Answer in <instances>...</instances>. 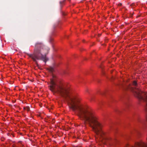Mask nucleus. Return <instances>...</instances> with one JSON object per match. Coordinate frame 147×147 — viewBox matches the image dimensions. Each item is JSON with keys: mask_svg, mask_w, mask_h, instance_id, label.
Returning <instances> with one entry per match:
<instances>
[{"mask_svg": "<svg viewBox=\"0 0 147 147\" xmlns=\"http://www.w3.org/2000/svg\"><path fill=\"white\" fill-rule=\"evenodd\" d=\"M49 88L54 93H58L68 100L69 107L74 111H76L78 116L83 121L85 124H88L96 134V138L98 139L102 137L101 129L103 125L99 121L98 117L91 109L80 103L81 99L78 96H69L68 92L60 81L51 79Z\"/></svg>", "mask_w": 147, "mask_h": 147, "instance_id": "obj_1", "label": "nucleus"}, {"mask_svg": "<svg viewBox=\"0 0 147 147\" xmlns=\"http://www.w3.org/2000/svg\"><path fill=\"white\" fill-rule=\"evenodd\" d=\"M49 50V48L45 46L43 43L38 42L35 44L33 54H28V55L38 65L37 60H41L46 63L48 59L46 57V55Z\"/></svg>", "mask_w": 147, "mask_h": 147, "instance_id": "obj_2", "label": "nucleus"}, {"mask_svg": "<svg viewBox=\"0 0 147 147\" xmlns=\"http://www.w3.org/2000/svg\"><path fill=\"white\" fill-rule=\"evenodd\" d=\"M24 109L27 111H29L30 110V108L29 107H27L24 108Z\"/></svg>", "mask_w": 147, "mask_h": 147, "instance_id": "obj_3", "label": "nucleus"}, {"mask_svg": "<svg viewBox=\"0 0 147 147\" xmlns=\"http://www.w3.org/2000/svg\"><path fill=\"white\" fill-rule=\"evenodd\" d=\"M49 71L51 72H53L54 71L53 68L52 67H51L50 68Z\"/></svg>", "mask_w": 147, "mask_h": 147, "instance_id": "obj_4", "label": "nucleus"}, {"mask_svg": "<svg viewBox=\"0 0 147 147\" xmlns=\"http://www.w3.org/2000/svg\"><path fill=\"white\" fill-rule=\"evenodd\" d=\"M64 1L60 2V4L61 7L62 6V4L63 3Z\"/></svg>", "mask_w": 147, "mask_h": 147, "instance_id": "obj_5", "label": "nucleus"}, {"mask_svg": "<svg viewBox=\"0 0 147 147\" xmlns=\"http://www.w3.org/2000/svg\"><path fill=\"white\" fill-rule=\"evenodd\" d=\"M85 91L86 92H88V91H89V90L87 89V88H86V90H85Z\"/></svg>", "mask_w": 147, "mask_h": 147, "instance_id": "obj_6", "label": "nucleus"}, {"mask_svg": "<svg viewBox=\"0 0 147 147\" xmlns=\"http://www.w3.org/2000/svg\"><path fill=\"white\" fill-rule=\"evenodd\" d=\"M129 106V105L128 104H126V107L127 108V107H128Z\"/></svg>", "mask_w": 147, "mask_h": 147, "instance_id": "obj_7", "label": "nucleus"}, {"mask_svg": "<svg viewBox=\"0 0 147 147\" xmlns=\"http://www.w3.org/2000/svg\"><path fill=\"white\" fill-rule=\"evenodd\" d=\"M121 5H122V4L121 3H119V6H121Z\"/></svg>", "mask_w": 147, "mask_h": 147, "instance_id": "obj_8", "label": "nucleus"}, {"mask_svg": "<svg viewBox=\"0 0 147 147\" xmlns=\"http://www.w3.org/2000/svg\"><path fill=\"white\" fill-rule=\"evenodd\" d=\"M52 121H53L52 122L54 123V121H53V120Z\"/></svg>", "mask_w": 147, "mask_h": 147, "instance_id": "obj_9", "label": "nucleus"}]
</instances>
